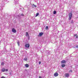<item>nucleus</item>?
Returning a JSON list of instances; mask_svg holds the SVG:
<instances>
[{"label":"nucleus","mask_w":78,"mask_h":78,"mask_svg":"<svg viewBox=\"0 0 78 78\" xmlns=\"http://www.w3.org/2000/svg\"><path fill=\"white\" fill-rule=\"evenodd\" d=\"M73 14H72V13H69V20H71V19H72V15Z\"/></svg>","instance_id":"1"},{"label":"nucleus","mask_w":78,"mask_h":78,"mask_svg":"<svg viewBox=\"0 0 78 78\" xmlns=\"http://www.w3.org/2000/svg\"><path fill=\"white\" fill-rule=\"evenodd\" d=\"M43 34H44L43 33L41 32L39 33V34L38 35V37H41L43 35Z\"/></svg>","instance_id":"2"},{"label":"nucleus","mask_w":78,"mask_h":78,"mask_svg":"<svg viewBox=\"0 0 78 78\" xmlns=\"http://www.w3.org/2000/svg\"><path fill=\"white\" fill-rule=\"evenodd\" d=\"M12 31L13 33H16V30L14 28L12 29Z\"/></svg>","instance_id":"3"},{"label":"nucleus","mask_w":78,"mask_h":78,"mask_svg":"<svg viewBox=\"0 0 78 78\" xmlns=\"http://www.w3.org/2000/svg\"><path fill=\"white\" fill-rule=\"evenodd\" d=\"M54 76H55L56 77V76H58V73H55L54 74Z\"/></svg>","instance_id":"4"},{"label":"nucleus","mask_w":78,"mask_h":78,"mask_svg":"<svg viewBox=\"0 0 78 78\" xmlns=\"http://www.w3.org/2000/svg\"><path fill=\"white\" fill-rule=\"evenodd\" d=\"M25 47H26V48H29L30 47V44H26L25 45Z\"/></svg>","instance_id":"5"},{"label":"nucleus","mask_w":78,"mask_h":78,"mask_svg":"<svg viewBox=\"0 0 78 78\" xmlns=\"http://www.w3.org/2000/svg\"><path fill=\"white\" fill-rule=\"evenodd\" d=\"M61 63H62V64H66V61L65 60H62L61 62Z\"/></svg>","instance_id":"6"},{"label":"nucleus","mask_w":78,"mask_h":78,"mask_svg":"<svg viewBox=\"0 0 78 78\" xmlns=\"http://www.w3.org/2000/svg\"><path fill=\"white\" fill-rule=\"evenodd\" d=\"M69 73H66L65 74V76H66V77H69Z\"/></svg>","instance_id":"7"},{"label":"nucleus","mask_w":78,"mask_h":78,"mask_svg":"<svg viewBox=\"0 0 78 78\" xmlns=\"http://www.w3.org/2000/svg\"><path fill=\"white\" fill-rule=\"evenodd\" d=\"M26 36H29V34H28V32H26Z\"/></svg>","instance_id":"8"},{"label":"nucleus","mask_w":78,"mask_h":78,"mask_svg":"<svg viewBox=\"0 0 78 78\" xmlns=\"http://www.w3.org/2000/svg\"><path fill=\"white\" fill-rule=\"evenodd\" d=\"M62 67H64L66 66V64H63L61 66Z\"/></svg>","instance_id":"9"},{"label":"nucleus","mask_w":78,"mask_h":78,"mask_svg":"<svg viewBox=\"0 0 78 78\" xmlns=\"http://www.w3.org/2000/svg\"><path fill=\"white\" fill-rule=\"evenodd\" d=\"M2 72H4L5 71V68H3L2 69Z\"/></svg>","instance_id":"10"},{"label":"nucleus","mask_w":78,"mask_h":78,"mask_svg":"<svg viewBox=\"0 0 78 78\" xmlns=\"http://www.w3.org/2000/svg\"><path fill=\"white\" fill-rule=\"evenodd\" d=\"M25 66L26 67L28 68V67H29V65H28V64H26Z\"/></svg>","instance_id":"11"},{"label":"nucleus","mask_w":78,"mask_h":78,"mask_svg":"<svg viewBox=\"0 0 78 78\" xmlns=\"http://www.w3.org/2000/svg\"><path fill=\"white\" fill-rule=\"evenodd\" d=\"M39 15V13H37L36 14V15L35 16V17H37V16H38Z\"/></svg>","instance_id":"12"},{"label":"nucleus","mask_w":78,"mask_h":78,"mask_svg":"<svg viewBox=\"0 0 78 78\" xmlns=\"http://www.w3.org/2000/svg\"><path fill=\"white\" fill-rule=\"evenodd\" d=\"M74 36H76V38H78V35L76 34H75L74 35Z\"/></svg>","instance_id":"13"},{"label":"nucleus","mask_w":78,"mask_h":78,"mask_svg":"<svg viewBox=\"0 0 78 78\" xmlns=\"http://www.w3.org/2000/svg\"><path fill=\"white\" fill-rule=\"evenodd\" d=\"M56 11H54V12H53V14H56Z\"/></svg>","instance_id":"14"},{"label":"nucleus","mask_w":78,"mask_h":78,"mask_svg":"<svg viewBox=\"0 0 78 78\" xmlns=\"http://www.w3.org/2000/svg\"><path fill=\"white\" fill-rule=\"evenodd\" d=\"M4 64H5V63H4V62H2L1 63L2 66H3V65H4Z\"/></svg>","instance_id":"15"},{"label":"nucleus","mask_w":78,"mask_h":78,"mask_svg":"<svg viewBox=\"0 0 78 78\" xmlns=\"http://www.w3.org/2000/svg\"><path fill=\"white\" fill-rule=\"evenodd\" d=\"M17 43V44H18V46H20V44H19V41Z\"/></svg>","instance_id":"16"},{"label":"nucleus","mask_w":78,"mask_h":78,"mask_svg":"<svg viewBox=\"0 0 78 78\" xmlns=\"http://www.w3.org/2000/svg\"><path fill=\"white\" fill-rule=\"evenodd\" d=\"M33 6H34V7H35V8H36V7H37V6L35 5H34V4H33Z\"/></svg>","instance_id":"17"},{"label":"nucleus","mask_w":78,"mask_h":78,"mask_svg":"<svg viewBox=\"0 0 78 78\" xmlns=\"http://www.w3.org/2000/svg\"><path fill=\"white\" fill-rule=\"evenodd\" d=\"M48 29V26H46V30H47Z\"/></svg>","instance_id":"18"},{"label":"nucleus","mask_w":78,"mask_h":78,"mask_svg":"<svg viewBox=\"0 0 78 78\" xmlns=\"http://www.w3.org/2000/svg\"><path fill=\"white\" fill-rule=\"evenodd\" d=\"M5 72H8V69H6L5 70Z\"/></svg>","instance_id":"19"},{"label":"nucleus","mask_w":78,"mask_h":78,"mask_svg":"<svg viewBox=\"0 0 78 78\" xmlns=\"http://www.w3.org/2000/svg\"><path fill=\"white\" fill-rule=\"evenodd\" d=\"M24 60H25V61H27V58H25L24 59Z\"/></svg>","instance_id":"20"},{"label":"nucleus","mask_w":78,"mask_h":78,"mask_svg":"<svg viewBox=\"0 0 78 78\" xmlns=\"http://www.w3.org/2000/svg\"><path fill=\"white\" fill-rule=\"evenodd\" d=\"M76 48H78V45H77L76 46Z\"/></svg>","instance_id":"21"},{"label":"nucleus","mask_w":78,"mask_h":78,"mask_svg":"<svg viewBox=\"0 0 78 78\" xmlns=\"http://www.w3.org/2000/svg\"><path fill=\"white\" fill-rule=\"evenodd\" d=\"M41 62H39V64H41Z\"/></svg>","instance_id":"22"},{"label":"nucleus","mask_w":78,"mask_h":78,"mask_svg":"<svg viewBox=\"0 0 78 78\" xmlns=\"http://www.w3.org/2000/svg\"><path fill=\"white\" fill-rule=\"evenodd\" d=\"M39 78H42V77H41V76H39Z\"/></svg>","instance_id":"23"},{"label":"nucleus","mask_w":78,"mask_h":78,"mask_svg":"<svg viewBox=\"0 0 78 78\" xmlns=\"http://www.w3.org/2000/svg\"><path fill=\"white\" fill-rule=\"evenodd\" d=\"M21 16H24V15L23 14H21Z\"/></svg>","instance_id":"24"},{"label":"nucleus","mask_w":78,"mask_h":78,"mask_svg":"<svg viewBox=\"0 0 78 78\" xmlns=\"http://www.w3.org/2000/svg\"><path fill=\"white\" fill-rule=\"evenodd\" d=\"M71 72H72V70L71 71Z\"/></svg>","instance_id":"25"}]
</instances>
